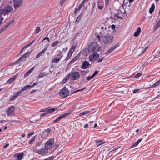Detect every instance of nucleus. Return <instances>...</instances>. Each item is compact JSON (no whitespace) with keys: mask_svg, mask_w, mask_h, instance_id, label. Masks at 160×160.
Segmentation results:
<instances>
[{"mask_svg":"<svg viewBox=\"0 0 160 160\" xmlns=\"http://www.w3.org/2000/svg\"><path fill=\"white\" fill-rule=\"evenodd\" d=\"M100 47L96 42L91 43L88 45V49L89 52L94 53L99 51Z\"/></svg>","mask_w":160,"mask_h":160,"instance_id":"obj_1","label":"nucleus"},{"mask_svg":"<svg viewBox=\"0 0 160 160\" xmlns=\"http://www.w3.org/2000/svg\"><path fill=\"white\" fill-rule=\"evenodd\" d=\"M13 8L9 5H7L4 9L0 10V25L2 23V20L3 19L2 16L6 15V14L11 12Z\"/></svg>","mask_w":160,"mask_h":160,"instance_id":"obj_2","label":"nucleus"},{"mask_svg":"<svg viewBox=\"0 0 160 160\" xmlns=\"http://www.w3.org/2000/svg\"><path fill=\"white\" fill-rule=\"evenodd\" d=\"M102 40L106 44L111 43L114 40V37L111 34H106V35L102 36Z\"/></svg>","mask_w":160,"mask_h":160,"instance_id":"obj_3","label":"nucleus"},{"mask_svg":"<svg viewBox=\"0 0 160 160\" xmlns=\"http://www.w3.org/2000/svg\"><path fill=\"white\" fill-rule=\"evenodd\" d=\"M69 75L71 76V79L73 81L78 79L80 77V75L78 72H71Z\"/></svg>","mask_w":160,"mask_h":160,"instance_id":"obj_4","label":"nucleus"},{"mask_svg":"<svg viewBox=\"0 0 160 160\" xmlns=\"http://www.w3.org/2000/svg\"><path fill=\"white\" fill-rule=\"evenodd\" d=\"M54 139L52 138L48 140L46 143L45 147L48 150L52 149L54 146Z\"/></svg>","mask_w":160,"mask_h":160,"instance_id":"obj_5","label":"nucleus"},{"mask_svg":"<svg viewBox=\"0 0 160 160\" xmlns=\"http://www.w3.org/2000/svg\"><path fill=\"white\" fill-rule=\"evenodd\" d=\"M69 92L68 90L64 87L60 91L59 94L63 98H65L69 95Z\"/></svg>","mask_w":160,"mask_h":160,"instance_id":"obj_6","label":"nucleus"},{"mask_svg":"<svg viewBox=\"0 0 160 160\" xmlns=\"http://www.w3.org/2000/svg\"><path fill=\"white\" fill-rule=\"evenodd\" d=\"M33 151L38 154H39L42 155L48 152V149L44 148H41L40 149H38L36 148H34Z\"/></svg>","mask_w":160,"mask_h":160,"instance_id":"obj_7","label":"nucleus"},{"mask_svg":"<svg viewBox=\"0 0 160 160\" xmlns=\"http://www.w3.org/2000/svg\"><path fill=\"white\" fill-rule=\"evenodd\" d=\"M101 31L100 32V34L102 36H104L106 34H109V32H110V30L107 29L106 26H102L101 28Z\"/></svg>","mask_w":160,"mask_h":160,"instance_id":"obj_8","label":"nucleus"},{"mask_svg":"<svg viewBox=\"0 0 160 160\" xmlns=\"http://www.w3.org/2000/svg\"><path fill=\"white\" fill-rule=\"evenodd\" d=\"M15 108L13 106L9 107L7 110V114L8 116L12 115L14 113Z\"/></svg>","mask_w":160,"mask_h":160,"instance_id":"obj_9","label":"nucleus"},{"mask_svg":"<svg viewBox=\"0 0 160 160\" xmlns=\"http://www.w3.org/2000/svg\"><path fill=\"white\" fill-rule=\"evenodd\" d=\"M99 57V55L94 52L91 55H90L89 56V59L91 61H95L97 58H98Z\"/></svg>","mask_w":160,"mask_h":160,"instance_id":"obj_10","label":"nucleus"},{"mask_svg":"<svg viewBox=\"0 0 160 160\" xmlns=\"http://www.w3.org/2000/svg\"><path fill=\"white\" fill-rule=\"evenodd\" d=\"M13 155L15 158H17V160H22L24 157V154L23 152H20L15 153Z\"/></svg>","mask_w":160,"mask_h":160,"instance_id":"obj_11","label":"nucleus"},{"mask_svg":"<svg viewBox=\"0 0 160 160\" xmlns=\"http://www.w3.org/2000/svg\"><path fill=\"white\" fill-rule=\"evenodd\" d=\"M20 93L18 91L14 92L13 95H11L9 99V101H14L19 95Z\"/></svg>","mask_w":160,"mask_h":160,"instance_id":"obj_12","label":"nucleus"},{"mask_svg":"<svg viewBox=\"0 0 160 160\" xmlns=\"http://www.w3.org/2000/svg\"><path fill=\"white\" fill-rule=\"evenodd\" d=\"M98 8L101 10L103 8V2L102 0H98L97 1Z\"/></svg>","mask_w":160,"mask_h":160,"instance_id":"obj_13","label":"nucleus"},{"mask_svg":"<svg viewBox=\"0 0 160 160\" xmlns=\"http://www.w3.org/2000/svg\"><path fill=\"white\" fill-rule=\"evenodd\" d=\"M119 43H117L116 44L113 45L112 47L108 51H107L106 53V54H108L110 53V52L113 51L115 49L117 48L119 46Z\"/></svg>","mask_w":160,"mask_h":160,"instance_id":"obj_14","label":"nucleus"},{"mask_svg":"<svg viewBox=\"0 0 160 160\" xmlns=\"http://www.w3.org/2000/svg\"><path fill=\"white\" fill-rule=\"evenodd\" d=\"M90 64H89V62L88 61H84L82 63L81 66V68L83 69H86L88 68Z\"/></svg>","mask_w":160,"mask_h":160,"instance_id":"obj_15","label":"nucleus"},{"mask_svg":"<svg viewBox=\"0 0 160 160\" xmlns=\"http://www.w3.org/2000/svg\"><path fill=\"white\" fill-rule=\"evenodd\" d=\"M29 53H30V52H28L27 53L24 54L22 57L18 59L14 62V63H19V62L21 60H24V61H25L26 60L24 59L28 56V54Z\"/></svg>","mask_w":160,"mask_h":160,"instance_id":"obj_16","label":"nucleus"},{"mask_svg":"<svg viewBox=\"0 0 160 160\" xmlns=\"http://www.w3.org/2000/svg\"><path fill=\"white\" fill-rule=\"evenodd\" d=\"M14 22V20H12L11 22H10L8 24L6 25L5 26L3 27H2V28H1V29L0 30V33H2V32H3L5 30L7 27L10 25L11 24H12Z\"/></svg>","mask_w":160,"mask_h":160,"instance_id":"obj_17","label":"nucleus"},{"mask_svg":"<svg viewBox=\"0 0 160 160\" xmlns=\"http://www.w3.org/2000/svg\"><path fill=\"white\" fill-rule=\"evenodd\" d=\"M122 18L121 17H120L118 15V14H115L114 17L112 18V22L114 23H115L116 22H118V20L119 19H122Z\"/></svg>","mask_w":160,"mask_h":160,"instance_id":"obj_18","label":"nucleus"},{"mask_svg":"<svg viewBox=\"0 0 160 160\" xmlns=\"http://www.w3.org/2000/svg\"><path fill=\"white\" fill-rule=\"evenodd\" d=\"M13 2L14 3V8H16L20 5L22 2L20 0H16L15 1H13Z\"/></svg>","mask_w":160,"mask_h":160,"instance_id":"obj_19","label":"nucleus"},{"mask_svg":"<svg viewBox=\"0 0 160 160\" xmlns=\"http://www.w3.org/2000/svg\"><path fill=\"white\" fill-rule=\"evenodd\" d=\"M31 88L30 86V85H28L22 88L20 90H19L18 92H19L20 94H22V92L27 90Z\"/></svg>","mask_w":160,"mask_h":160,"instance_id":"obj_20","label":"nucleus"},{"mask_svg":"<svg viewBox=\"0 0 160 160\" xmlns=\"http://www.w3.org/2000/svg\"><path fill=\"white\" fill-rule=\"evenodd\" d=\"M17 75H15L12 78H10L7 81V83L9 84H10L12 83L16 78L17 77Z\"/></svg>","mask_w":160,"mask_h":160,"instance_id":"obj_21","label":"nucleus"},{"mask_svg":"<svg viewBox=\"0 0 160 160\" xmlns=\"http://www.w3.org/2000/svg\"><path fill=\"white\" fill-rule=\"evenodd\" d=\"M142 138H140L136 142L132 143L131 147L132 148L136 147L142 141Z\"/></svg>","mask_w":160,"mask_h":160,"instance_id":"obj_22","label":"nucleus"},{"mask_svg":"<svg viewBox=\"0 0 160 160\" xmlns=\"http://www.w3.org/2000/svg\"><path fill=\"white\" fill-rule=\"evenodd\" d=\"M71 79V76L69 75V73L67 75L65 78L62 81V83L63 84L65 83L69 79Z\"/></svg>","mask_w":160,"mask_h":160,"instance_id":"obj_23","label":"nucleus"},{"mask_svg":"<svg viewBox=\"0 0 160 160\" xmlns=\"http://www.w3.org/2000/svg\"><path fill=\"white\" fill-rule=\"evenodd\" d=\"M70 114V112H69L68 113H64L59 116L58 118L60 120L62 118H65L67 117Z\"/></svg>","mask_w":160,"mask_h":160,"instance_id":"obj_24","label":"nucleus"},{"mask_svg":"<svg viewBox=\"0 0 160 160\" xmlns=\"http://www.w3.org/2000/svg\"><path fill=\"white\" fill-rule=\"evenodd\" d=\"M141 31V28L140 27H138L137 29L136 32H135L134 33V36L135 37H138Z\"/></svg>","mask_w":160,"mask_h":160,"instance_id":"obj_25","label":"nucleus"},{"mask_svg":"<svg viewBox=\"0 0 160 160\" xmlns=\"http://www.w3.org/2000/svg\"><path fill=\"white\" fill-rule=\"evenodd\" d=\"M34 67H32L30 70L26 72L24 75V77H26L29 75V74L33 71L34 68Z\"/></svg>","mask_w":160,"mask_h":160,"instance_id":"obj_26","label":"nucleus"},{"mask_svg":"<svg viewBox=\"0 0 160 160\" xmlns=\"http://www.w3.org/2000/svg\"><path fill=\"white\" fill-rule=\"evenodd\" d=\"M155 8V5L154 4H152L151 7L150 8L149 10V12L151 14H152Z\"/></svg>","mask_w":160,"mask_h":160,"instance_id":"obj_27","label":"nucleus"},{"mask_svg":"<svg viewBox=\"0 0 160 160\" xmlns=\"http://www.w3.org/2000/svg\"><path fill=\"white\" fill-rule=\"evenodd\" d=\"M51 132V130L49 128L46 129L43 132L44 134L46 136H47Z\"/></svg>","mask_w":160,"mask_h":160,"instance_id":"obj_28","label":"nucleus"},{"mask_svg":"<svg viewBox=\"0 0 160 160\" xmlns=\"http://www.w3.org/2000/svg\"><path fill=\"white\" fill-rule=\"evenodd\" d=\"M76 48V47L74 46H73L72 48L70 49L68 53H70L71 55H72L73 52L75 50Z\"/></svg>","mask_w":160,"mask_h":160,"instance_id":"obj_29","label":"nucleus"},{"mask_svg":"<svg viewBox=\"0 0 160 160\" xmlns=\"http://www.w3.org/2000/svg\"><path fill=\"white\" fill-rule=\"evenodd\" d=\"M57 109V108L55 109L54 108H51L50 109L47 108V110H46L48 114L49 113H51L54 112Z\"/></svg>","mask_w":160,"mask_h":160,"instance_id":"obj_30","label":"nucleus"},{"mask_svg":"<svg viewBox=\"0 0 160 160\" xmlns=\"http://www.w3.org/2000/svg\"><path fill=\"white\" fill-rule=\"evenodd\" d=\"M95 141L96 142L98 143L99 145L105 143V142L102 140H95Z\"/></svg>","mask_w":160,"mask_h":160,"instance_id":"obj_31","label":"nucleus"},{"mask_svg":"<svg viewBox=\"0 0 160 160\" xmlns=\"http://www.w3.org/2000/svg\"><path fill=\"white\" fill-rule=\"evenodd\" d=\"M79 54L76 56L74 58H73L70 61V64L72 62H73L75 61H76L77 59L79 58Z\"/></svg>","mask_w":160,"mask_h":160,"instance_id":"obj_32","label":"nucleus"},{"mask_svg":"<svg viewBox=\"0 0 160 160\" xmlns=\"http://www.w3.org/2000/svg\"><path fill=\"white\" fill-rule=\"evenodd\" d=\"M43 53L41 51L40 52H39L37 54L36 56V57L35 58H34V59H36L38 58L40 56H41Z\"/></svg>","mask_w":160,"mask_h":160,"instance_id":"obj_33","label":"nucleus"},{"mask_svg":"<svg viewBox=\"0 0 160 160\" xmlns=\"http://www.w3.org/2000/svg\"><path fill=\"white\" fill-rule=\"evenodd\" d=\"M89 112V110L86 111L84 112H81L79 114V116H82V115H86Z\"/></svg>","mask_w":160,"mask_h":160,"instance_id":"obj_34","label":"nucleus"},{"mask_svg":"<svg viewBox=\"0 0 160 160\" xmlns=\"http://www.w3.org/2000/svg\"><path fill=\"white\" fill-rule=\"evenodd\" d=\"M46 75V73L44 72H41L39 73L38 75V78H41L45 76Z\"/></svg>","mask_w":160,"mask_h":160,"instance_id":"obj_35","label":"nucleus"},{"mask_svg":"<svg viewBox=\"0 0 160 160\" xmlns=\"http://www.w3.org/2000/svg\"><path fill=\"white\" fill-rule=\"evenodd\" d=\"M41 29L40 27H37L36 28V29H35V34H38L39 32L40 31Z\"/></svg>","mask_w":160,"mask_h":160,"instance_id":"obj_36","label":"nucleus"},{"mask_svg":"<svg viewBox=\"0 0 160 160\" xmlns=\"http://www.w3.org/2000/svg\"><path fill=\"white\" fill-rule=\"evenodd\" d=\"M81 74L82 76H85V75L87 74L88 72L87 71L85 70H81Z\"/></svg>","mask_w":160,"mask_h":160,"instance_id":"obj_37","label":"nucleus"},{"mask_svg":"<svg viewBox=\"0 0 160 160\" xmlns=\"http://www.w3.org/2000/svg\"><path fill=\"white\" fill-rule=\"evenodd\" d=\"M35 139V136L33 137L29 141V144H32L34 141Z\"/></svg>","mask_w":160,"mask_h":160,"instance_id":"obj_38","label":"nucleus"},{"mask_svg":"<svg viewBox=\"0 0 160 160\" xmlns=\"http://www.w3.org/2000/svg\"><path fill=\"white\" fill-rule=\"evenodd\" d=\"M158 83L157 82H156L154 83L153 84H152L151 86L150 87L151 88H156L157 86H158Z\"/></svg>","mask_w":160,"mask_h":160,"instance_id":"obj_39","label":"nucleus"},{"mask_svg":"<svg viewBox=\"0 0 160 160\" xmlns=\"http://www.w3.org/2000/svg\"><path fill=\"white\" fill-rule=\"evenodd\" d=\"M59 43V42L58 41H55L54 43H53L52 45H51V46L52 47H54L55 46H56L57 45V44Z\"/></svg>","mask_w":160,"mask_h":160,"instance_id":"obj_40","label":"nucleus"},{"mask_svg":"<svg viewBox=\"0 0 160 160\" xmlns=\"http://www.w3.org/2000/svg\"><path fill=\"white\" fill-rule=\"evenodd\" d=\"M72 56V55L70 54V53H68L66 58L65 60V61H68L70 58Z\"/></svg>","mask_w":160,"mask_h":160,"instance_id":"obj_41","label":"nucleus"},{"mask_svg":"<svg viewBox=\"0 0 160 160\" xmlns=\"http://www.w3.org/2000/svg\"><path fill=\"white\" fill-rule=\"evenodd\" d=\"M42 145V142H40L38 143L36 145V148H38L39 147H40L41 145Z\"/></svg>","mask_w":160,"mask_h":160,"instance_id":"obj_42","label":"nucleus"},{"mask_svg":"<svg viewBox=\"0 0 160 160\" xmlns=\"http://www.w3.org/2000/svg\"><path fill=\"white\" fill-rule=\"evenodd\" d=\"M52 63L58 62H59V59L58 58H55L52 60Z\"/></svg>","mask_w":160,"mask_h":160,"instance_id":"obj_43","label":"nucleus"},{"mask_svg":"<svg viewBox=\"0 0 160 160\" xmlns=\"http://www.w3.org/2000/svg\"><path fill=\"white\" fill-rule=\"evenodd\" d=\"M48 113L47 112V110H45V112H43V113H41L40 114V117H43L44 116H45L46 115L48 114Z\"/></svg>","mask_w":160,"mask_h":160,"instance_id":"obj_44","label":"nucleus"},{"mask_svg":"<svg viewBox=\"0 0 160 160\" xmlns=\"http://www.w3.org/2000/svg\"><path fill=\"white\" fill-rule=\"evenodd\" d=\"M142 75V73H138L137 74L134 76V78H138L140 77Z\"/></svg>","mask_w":160,"mask_h":160,"instance_id":"obj_45","label":"nucleus"},{"mask_svg":"<svg viewBox=\"0 0 160 160\" xmlns=\"http://www.w3.org/2000/svg\"><path fill=\"white\" fill-rule=\"evenodd\" d=\"M82 13L77 18L76 21L77 22H79V20L81 19Z\"/></svg>","mask_w":160,"mask_h":160,"instance_id":"obj_46","label":"nucleus"},{"mask_svg":"<svg viewBox=\"0 0 160 160\" xmlns=\"http://www.w3.org/2000/svg\"><path fill=\"white\" fill-rule=\"evenodd\" d=\"M55 157L54 156H52L48 157L46 159L47 160H53L55 158Z\"/></svg>","mask_w":160,"mask_h":160,"instance_id":"obj_47","label":"nucleus"},{"mask_svg":"<svg viewBox=\"0 0 160 160\" xmlns=\"http://www.w3.org/2000/svg\"><path fill=\"white\" fill-rule=\"evenodd\" d=\"M93 78V77H92V76H89L87 78V81H89L91 80Z\"/></svg>","mask_w":160,"mask_h":160,"instance_id":"obj_48","label":"nucleus"},{"mask_svg":"<svg viewBox=\"0 0 160 160\" xmlns=\"http://www.w3.org/2000/svg\"><path fill=\"white\" fill-rule=\"evenodd\" d=\"M47 40L48 42H50V39H49V38L48 37V35L47 36L44 38L43 39V40L42 41V42L44 40Z\"/></svg>","mask_w":160,"mask_h":160,"instance_id":"obj_49","label":"nucleus"},{"mask_svg":"<svg viewBox=\"0 0 160 160\" xmlns=\"http://www.w3.org/2000/svg\"><path fill=\"white\" fill-rule=\"evenodd\" d=\"M38 82H36L33 83V84L32 85H30V86L31 88L35 86L37 84H38Z\"/></svg>","mask_w":160,"mask_h":160,"instance_id":"obj_50","label":"nucleus"},{"mask_svg":"<svg viewBox=\"0 0 160 160\" xmlns=\"http://www.w3.org/2000/svg\"><path fill=\"white\" fill-rule=\"evenodd\" d=\"M85 88L84 87V88H83L82 89H79V90H77V91H74L73 92V93H74L77 92H79V91H82L84 89H85Z\"/></svg>","mask_w":160,"mask_h":160,"instance_id":"obj_51","label":"nucleus"},{"mask_svg":"<svg viewBox=\"0 0 160 160\" xmlns=\"http://www.w3.org/2000/svg\"><path fill=\"white\" fill-rule=\"evenodd\" d=\"M98 73V71H95L92 74V76L93 77H94Z\"/></svg>","mask_w":160,"mask_h":160,"instance_id":"obj_52","label":"nucleus"},{"mask_svg":"<svg viewBox=\"0 0 160 160\" xmlns=\"http://www.w3.org/2000/svg\"><path fill=\"white\" fill-rule=\"evenodd\" d=\"M34 133L33 132H31V133H29L27 136L28 138H29Z\"/></svg>","mask_w":160,"mask_h":160,"instance_id":"obj_53","label":"nucleus"},{"mask_svg":"<svg viewBox=\"0 0 160 160\" xmlns=\"http://www.w3.org/2000/svg\"><path fill=\"white\" fill-rule=\"evenodd\" d=\"M140 90L139 89H136L133 90V93H135L139 91Z\"/></svg>","mask_w":160,"mask_h":160,"instance_id":"obj_54","label":"nucleus"},{"mask_svg":"<svg viewBox=\"0 0 160 160\" xmlns=\"http://www.w3.org/2000/svg\"><path fill=\"white\" fill-rule=\"evenodd\" d=\"M65 0H61L60 3L61 6H62L63 3L65 2Z\"/></svg>","mask_w":160,"mask_h":160,"instance_id":"obj_55","label":"nucleus"},{"mask_svg":"<svg viewBox=\"0 0 160 160\" xmlns=\"http://www.w3.org/2000/svg\"><path fill=\"white\" fill-rule=\"evenodd\" d=\"M109 0H105V4L106 6H108L109 3Z\"/></svg>","mask_w":160,"mask_h":160,"instance_id":"obj_56","label":"nucleus"},{"mask_svg":"<svg viewBox=\"0 0 160 160\" xmlns=\"http://www.w3.org/2000/svg\"><path fill=\"white\" fill-rule=\"evenodd\" d=\"M57 55L58 56H60L58 58V59H59V61L62 58V55H61L60 54H57Z\"/></svg>","mask_w":160,"mask_h":160,"instance_id":"obj_57","label":"nucleus"},{"mask_svg":"<svg viewBox=\"0 0 160 160\" xmlns=\"http://www.w3.org/2000/svg\"><path fill=\"white\" fill-rule=\"evenodd\" d=\"M48 46L46 47H45L44 48L43 50H42V51H41L43 53L45 51H46L47 50V48H48Z\"/></svg>","mask_w":160,"mask_h":160,"instance_id":"obj_58","label":"nucleus"},{"mask_svg":"<svg viewBox=\"0 0 160 160\" xmlns=\"http://www.w3.org/2000/svg\"><path fill=\"white\" fill-rule=\"evenodd\" d=\"M104 58V57H103L102 58H100L98 60V62H100L102 61L103 59Z\"/></svg>","mask_w":160,"mask_h":160,"instance_id":"obj_59","label":"nucleus"},{"mask_svg":"<svg viewBox=\"0 0 160 160\" xmlns=\"http://www.w3.org/2000/svg\"><path fill=\"white\" fill-rule=\"evenodd\" d=\"M110 27L112 30H114L115 28V26L114 24L112 25Z\"/></svg>","mask_w":160,"mask_h":160,"instance_id":"obj_60","label":"nucleus"},{"mask_svg":"<svg viewBox=\"0 0 160 160\" xmlns=\"http://www.w3.org/2000/svg\"><path fill=\"white\" fill-rule=\"evenodd\" d=\"M80 10V9H79L78 8H75V10H74V13H75L79 11Z\"/></svg>","mask_w":160,"mask_h":160,"instance_id":"obj_61","label":"nucleus"},{"mask_svg":"<svg viewBox=\"0 0 160 160\" xmlns=\"http://www.w3.org/2000/svg\"><path fill=\"white\" fill-rule=\"evenodd\" d=\"M60 120L59 119V118L58 117V118H57L55 120H54L53 121V122H57L59 120Z\"/></svg>","mask_w":160,"mask_h":160,"instance_id":"obj_62","label":"nucleus"},{"mask_svg":"<svg viewBox=\"0 0 160 160\" xmlns=\"http://www.w3.org/2000/svg\"><path fill=\"white\" fill-rule=\"evenodd\" d=\"M96 37L98 38V40L99 41H100V38H101V36H100L99 35H96Z\"/></svg>","mask_w":160,"mask_h":160,"instance_id":"obj_63","label":"nucleus"},{"mask_svg":"<svg viewBox=\"0 0 160 160\" xmlns=\"http://www.w3.org/2000/svg\"><path fill=\"white\" fill-rule=\"evenodd\" d=\"M88 123L86 124L84 126V128H88Z\"/></svg>","mask_w":160,"mask_h":160,"instance_id":"obj_64","label":"nucleus"}]
</instances>
